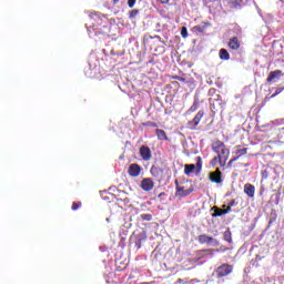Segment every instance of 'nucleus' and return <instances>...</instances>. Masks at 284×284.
Here are the masks:
<instances>
[{"label": "nucleus", "mask_w": 284, "mask_h": 284, "mask_svg": "<svg viewBox=\"0 0 284 284\" xmlns=\"http://www.w3.org/2000/svg\"><path fill=\"white\" fill-rule=\"evenodd\" d=\"M158 196L159 199H161V196H165V192L160 193Z\"/></svg>", "instance_id": "a19ab883"}, {"label": "nucleus", "mask_w": 284, "mask_h": 284, "mask_svg": "<svg viewBox=\"0 0 284 284\" xmlns=\"http://www.w3.org/2000/svg\"><path fill=\"white\" fill-rule=\"evenodd\" d=\"M142 221H152V214L150 213H143L140 215Z\"/></svg>", "instance_id": "b1692460"}, {"label": "nucleus", "mask_w": 284, "mask_h": 284, "mask_svg": "<svg viewBox=\"0 0 284 284\" xmlns=\"http://www.w3.org/2000/svg\"><path fill=\"white\" fill-rule=\"evenodd\" d=\"M141 165H139L138 163H133V164H130L129 166V176H133V178H136L141 174Z\"/></svg>", "instance_id": "9d476101"}, {"label": "nucleus", "mask_w": 284, "mask_h": 284, "mask_svg": "<svg viewBox=\"0 0 284 284\" xmlns=\"http://www.w3.org/2000/svg\"><path fill=\"white\" fill-rule=\"evenodd\" d=\"M209 179L212 183H223V173L221 172V169H216L214 172H211L209 174Z\"/></svg>", "instance_id": "20e7f679"}, {"label": "nucleus", "mask_w": 284, "mask_h": 284, "mask_svg": "<svg viewBox=\"0 0 284 284\" xmlns=\"http://www.w3.org/2000/svg\"><path fill=\"white\" fill-rule=\"evenodd\" d=\"M219 159H220V163L221 161H227V159L230 158V151L227 150L226 146H224V149H222V151H220V154H217Z\"/></svg>", "instance_id": "6ab92c4d"}, {"label": "nucleus", "mask_w": 284, "mask_h": 284, "mask_svg": "<svg viewBox=\"0 0 284 284\" xmlns=\"http://www.w3.org/2000/svg\"><path fill=\"white\" fill-rule=\"evenodd\" d=\"M244 194H246L248 199H254V194H256V186L251 183L244 184Z\"/></svg>", "instance_id": "f8f14e48"}, {"label": "nucleus", "mask_w": 284, "mask_h": 284, "mask_svg": "<svg viewBox=\"0 0 284 284\" xmlns=\"http://www.w3.org/2000/svg\"><path fill=\"white\" fill-rule=\"evenodd\" d=\"M155 134L159 141H168V133L163 129H156Z\"/></svg>", "instance_id": "f3484780"}, {"label": "nucleus", "mask_w": 284, "mask_h": 284, "mask_svg": "<svg viewBox=\"0 0 284 284\" xmlns=\"http://www.w3.org/2000/svg\"><path fill=\"white\" fill-rule=\"evenodd\" d=\"M135 4H136V0H128L129 8H134Z\"/></svg>", "instance_id": "7c9ffc66"}, {"label": "nucleus", "mask_w": 284, "mask_h": 284, "mask_svg": "<svg viewBox=\"0 0 284 284\" xmlns=\"http://www.w3.org/2000/svg\"><path fill=\"white\" fill-rule=\"evenodd\" d=\"M140 156L143 161H150L152 159V150H150V146L142 145L140 148Z\"/></svg>", "instance_id": "423d86ee"}, {"label": "nucleus", "mask_w": 284, "mask_h": 284, "mask_svg": "<svg viewBox=\"0 0 284 284\" xmlns=\"http://www.w3.org/2000/svg\"><path fill=\"white\" fill-rule=\"evenodd\" d=\"M81 205H82L81 202H73L72 203V210L77 211V210H79V207H81Z\"/></svg>", "instance_id": "c85d7f7f"}, {"label": "nucleus", "mask_w": 284, "mask_h": 284, "mask_svg": "<svg viewBox=\"0 0 284 284\" xmlns=\"http://www.w3.org/2000/svg\"><path fill=\"white\" fill-rule=\"evenodd\" d=\"M203 116H205V111L200 110V111L195 114V116H194L192 120H190V121L187 122V125H189L190 130H196V128H197L199 124L201 123V119H203Z\"/></svg>", "instance_id": "7ed1b4c3"}, {"label": "nucleus", "mask_w": 284, "mask_h": 284, "mask_svg": "<svg viewBox=\"0 0 284 284\" xmlns=\"http://www.w3.org/2000/svg\"><path fill=\"white\" fill-rule=\"evenodd\" d=\"M159 1H160V3H163V4L170 3V0H159Z\"/></svg>", "instance_id": "4c0bfd02"}, {"label": "nucleus", "mask_w": 284, "mask_h": 284, "mask_svg": "<svg viewBox=\"0 0 284 284\" xmlns=\"http://www.w3.org/2000/svg\"><path fill=\"white\" fill-rule=\"evenodd\" d=\"M195 30H199V31H201V27H195Z\"/></svg>", "instance_id": "79ce46f5"}, {"label": "nucleus", "mask_w": 284, "mask_h": 284, "mask_svg": "<svg viewBox=\"0 0 284 284\" xmlns=\"http://www.w3.org/2000/svg\"><path fill=\"white\" fill-rule=\"evenodd\" d=\"M178 283H183V280L179 278V280H178Z\"/></svg>", "instance_id": "37998d69"}, {"label": "nucleus", "mask_w": 284, "mask_h": 284, "mask_svg": "<svg viewBox=\"0 0 284 284\" xmlns=\"http://www.w3.org/2000/svg\"><path fill=\"white\" fill-rule=\"evenodd\" d=\"M197 241L201 245H205V243L210 245L211 243H214V237L202 234L197 236Z\"/></svg>", "instance_id": "ddd939ff"}, {"label": "nucleus", "mask_w": 284, "mask_h": 284, "mask_svg": "<svg viewBox=\"0 0 284 284\" xmlns=\"http://www.w3.org/2000/svg\"><path fill=\"white\" fill-rule=\"evenodd\" d=\"M267 176H268L267 171H263V172H262V179H267Z\"/></svg>", "instance_id": "e433bc0d"}, {"label": "nucleus", "mask_w": 284, "mask_h": 284, "mask_svg": "<svg viewBox=\"0 0 284 284\" xmlns=\"http://www.w3.org/2000/svg\"><path fill=\"white\" fill-rule=\"evenodd\" d=\"M141 10L139 9H133L129 12V19H136L140 14Z\"/></svg>", "instance_id": "412c9836"}, {"label": "nucleus", "mask_w": 284, "mask_h": 284, "mask_svg": "<svg viewBox=\"0 0 284 284\" xmlns=\"http://www.w3.org/2000/svg\"><path fill=\"white\" fill-rule=\"evenodd\" d=\"M173 79H175L176 81H181L182 83H185V78L183 77L175 75L173 77Z\"/></svg>", "instance_id": "2f4dec72"}, {"label": "nucleus", "mask_w": 284, "mask_h": 284, "mask_svg": "<svg viewBox=\"0 0 284 284\" xmlns=\"http://www.w3.org/2000/svg\"><path fill=\"white\" fill-rule=\"evenodd\" d=\"M224 214H230V212H232V206L230 204L227 205H222Z\"/></svg>", "instance_id": "a878e982"}, {"label": "nucleus", "mask_w": 284, "mask_h": 284, "mask_svg": "<svg viewBox=\"0 0 284 284\" xmlns=\"http://www.w3.org/2000/svg\"><path fill=\"white\" fill-rule=\"evenodd\" d=\"M219 57L222 61H230V52H227L226 49H221Z\"/></svg>", "instance_id": "aec40b11"}, {"label": "nucleus", "mask_w": 284, "mask_h": 284, "mask_svg": "<svg viewBox=\"0 0 284 284\" xmlns=\"http://www.w3.org/2000/svg\"><path fill=\"white\" fill-rule=\"evenodd\" d=\"M235 154H237L239 159H241V156H245V154H247V148L237 150Z\"/></svg>", "instance_id": "5701e85b"}, {"label": "nucleus", "mask_w": 284, "mask_h": 284, "mask_svg": "<svg viewBox=\"0 0 284 284\" xmlns=\"http://www.w3.org/2000/svg\"><path fill=\"white\" fill-rule=\"evenodd\" d=\"M212 94H216V89L209 90V97H212Z\"/></svg>", "instance_id": "f704fd0d"}, {"label": "nucleus", "mask_w": 284, "mask_h": 284, "mask_svg": "<svg viewBox=\"0 0 284 284\" xmlns=\"http://www.w3.org/2000/svg\"><path fill=\"white\" fill-rule=\"evenodd\" d=\"M239 160V156H235L229 161V166H232V163H235V161Z\"/></svg>", "instance_id": "72a5a7b5"}, {"label": "nucleus", "mask_w": 284, "mask_h": 284, "mask_svg": "<svg viewBox=\"0 0 284 284\" xmlns=\"http://www.w3.org/2000/svg\"><path fill=\"white\" fill-rule=\"evenodd\" d=\"M143 125L145 128H159V124L156 122H151V121L144 122Z\"/></svg>", "instance_id": "393cba45"}, {"label": "nucleus", "mask_w": 284, "mask_h": 284, "mask_svg": "<svg viewBox=\"0 0 284 284\" xmlns=\"http://www.w3.org/2000/svg\"><path fill=\"white\" fill-rule=\"evenodd\" d=\"M229 205L231 207H236V205H239V203H236V200H232L231 202H229Z\"/></svg>", "instance_id": "473e14b6"}, {"label": "nucleus", "mask_w": 284, "mask_h": 284, "mask_svg": "<svg viewBox=\"0 0 284 284\" xmlns=\"http://www.w3.org/2000/svg\"><path fill=\"white\" fill-rule=\"evenodd\" d=\"M175 190H176V194L178 196H180L181 199L185 197V196H190V194H192L194 192V189H189L185 190L184 186H179V181H175Z\"/></svg>", "instance_id": "39448f33"}, {"label": "nucleus", "mask_w": 284, "mask_h": 284, "mask_svg": "<svg viewBox=\"0 0 284 284\" xmlns=\"http://www.w3.org/2000/svg\"><path fill=\"white\" fill-rule=\"evenodd\" d=\"M120 0H112L113 6H116V3H119Z\"/></svg>", "instance_id": "58836bf2"}, {"label": "nucleus", "mask_w": 284, "mask_h": 284, "mask_svg": "<svg viewBox=\"0 0 284 284\" xmlns=\"http://www.w3.org/2000/svg\"><path fill=\"white\" fill-rule=\"evenodd\" d=\"M224 241L232 243V231H230V229L224 232Z\"/></svg>", "instance_id": "4be33fe9"}, {"label": "nucleus", "mask_w": 284, "mask_h": 284, "mask_svg": "<svg viewBox=\"0 0 284 284\" xmlns=\"http://www.w3.org/2000/svg\"><path fill=\"white\" fill-rule=\"evenodd\" d=\"M232 272H234V265L223 263L214 270L213 276H215V278L221 281V278H225V276H230Z\"/></svg>", "instance_id": "f257e3e1"}, {"label": "nucleus", "mask_w": 284, "mask_h": 284, "mask_svg": "<svg viewBox=\"0 0 284 284\" xmlns=\"http://www.w3.org/2000/svg\"><path fill=\"white\" fill-rule=\"evenodd\" d=\"M211 212H213L211 214L212 219H216L219 216H224L225 212L223 211V209H220L219 206H213L211 207Z\"/></svg>", "instance_id": "dca6fc26"}, {"label": "nucleus", "mask_w": 284, "mask_h": 284, "mask_svg": "<svg viewBox=\"0 0 284 284\" xmlns=\"http://www.w3.org/2000/svg\"><path fill=\"white\" fill-rule=\"evenodd\" d=\"M225 143H223L221 140H217L212 143V150L215 152V154H221L222 149H224Z\"/></svg>", "instance_id": "2eb2a0df"}, {"label": "nucleus", "mask_w": 284, "mask_h": 284, "mask_svg": "<svg viewBox=\"0 0 284 284\" xmlns=\"http://www.w3.org/2000/svg\"><path fill=\"white\" fill-rule=\"evenodd\" d=\"M213 109L216 110V106L213 104Z\"/></svg>", "instance_id": "c03bdc74"}, {"label": "nucleus", "mask_w": 284, "mask_h": 284, "mask_svg": "<svg viewBox=\"0 0 284 284\" xmlns=\"http://www.w3.org/2000/svg\"><path fill=\"white\" fill-rule=\"evenodd\" d=\"M229 48L230 50H240L241 41H239L237 37H233L229 40Z\"/></svg>", "instance_id": "4468645a"}, {"label": "nucleus", "mask_w": 284, "mask_h": 284, "mask_svg": "<svg viewBox=\"0 0 284 284\" xmlns=\"http://www.w3.org/2000/svg\"><path fill=\"white\" fill-rule=\"evenodd\" d=\"M281 77H283L282 70L271 71L268 73L266 81H267V83H274V81H276V79H281Z\"/></svg>", "instance_id": "9b49d317"}, {"label": "nucleus", "mask_w": 284, "mask_h": 284, "mask_svg": "<svg viewBox=\"0 0 284 284\" xmlns=\"http://www.w3.org/2000/svg\"><path fill=\"white\" fill-rule=\"evenodd\" d=\"M276 97H278L276 93H273L271 97H270V99H274V98H276Z\"/></svg>", "instance_id": "ea45409f"}, {"label": "nucleus", "mask_w": 284, "mask_h": 284, "mask_svg": "<svg viewBox=\"0 0 284 284\" xmlns=\"http://www.w3.org/2000/svg\"><path fill=\"white\" fill-rule=\"evenodd\" d=\"M181 36L183 39H187V28L182 27L181 29Z\"/></svg>", "instance_id": "bb28decb"}, {"label": "nucleus", "mask_w": 284, "mask_h": 284, "mask_svg": "<svg viewBox=\"0 0 284 284\" xmlns=\"http://www.w3.org/2000/svg\"><path fill=\"white\" fill-rule=\"evenodd\" d=\"M219 162H221V158H219V155L217 156H215V158H213L212 159V161H211V165H216Z\"/></svg>", "instance_id": "cd10ccee"}, {"label": "nucleus", "mask_w": 284, "mask_h": 284, "mask_svg": "<svg viewBox=\"0 0 284 284\" xmlns=\"http://www.w3.org/2000/svg\"><path fill=\"white\" fill-rule=\"evenodd\" d=\"M271 217H272V219L270 220L268 225H272V223H273L274 221H276V217H277L276 212L271 213Z\"/></svg>", "instance_id": "c756f323"}, {"label": "nucleus", "mask_w": 284, "mask_h": 284, "mask_svg": "<svg viewBox=\"0 0 284 284\" xmlns=\"http://www.w3.org/2000/svg\"><path fill=\"white\" fill-rule=\"evenodd\" d=\"M201 170H203V159H201V156L196 158V164L184 165V174H186V176H190L193 172H195L196 176H200Z\"/></svg>", "instance_id": "f03ea898"}, {"label": "nucleus", "mask_w": 284, "mask_h": 284, "mask_svg": "<svg viewBox=\"0 0 284 284\" xmlns=\"http://www.w3.org/2000/svg\"><path fill=\"white\" fill-rule=\"evenodd\" d=\"M145 241H148V235L145 234V232L134 235V243H135V247H138V250H141V245H143V243H145Z\"/></svg>", "instance_id": "1a4fd4ad"}, {"label": "nucleus", "mask_w": 284, "mask_h": 284, "mask_svg": "<svg viewBox=\"0 0 284 284\" xmlns=\"http://www.w3.org/2000/svg\"><path fill=\"white\" fill-rule=\"evenodd\" d=\"M151 175L154 176V179H158L159 181H161V179H163V176H165V172L163 171V169L161 166H151Z\"/></svg>", "instance_id": "0eeeda50"}, {"label": "nucleus", "mask_w": 284, "mask_h": 284, "mask_svg": "<svg viewBox=\"0 0 284 284\" xmlns=\"http://www.w3.org/2000/svg\"><path fill=\"white\" fill-rule=\"evenodd\" d=\"M200 105H201V100H199V98H195L193 101V104L187 110L189 114H192V112H196V110H199Z\"/></svg>", "instance_id": "a211bd4d"}, {"label": "nucleus", "mask_w": 284, "mask_h": 284, "mask_svg": "<svg viewBox=\"0 0 284 284\" xmlns=\"http://www.w3.org/2000/svg\"><path fill=\"white\" fill-rule=\"evenodd\" d=\"M141 187L144 192H151V190H154V181L150 178H145L141 181Z\"/></svg>", "instance_id": "6e6552de"}, {"label": "nucleus", "mask_w": 284, "mask_h": 284, "mask_svg": "<svg viewBox=\"0 0 284 284\" xmlns=\"http://www.w3.org/2000/svg\"><path fill=\"white\" fill-rule=\"evenodd\" d=\"M283 90H284V88H277L276 90H275V94H281V92H283Z\"/></svg>", "instance_id": "c9c22d12"}]
</instances>
